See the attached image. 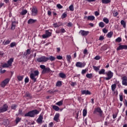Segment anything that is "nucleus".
Segmentation results:
<instances>
[{
	"label": "nucleus",
	"mask_w": 127,
	"mask_h": 127,
	"mask_svg": "<svg viewBox=\"0 0 127 127\" xmlns=\"http://www.w3.org/2000/svg\"><path fill=\"white\" fill-rule=\"evenodd\" d=\"M39 75V71L38 70H34V73L30 74V78L33 83H35L37 81V76Z\"/></svg>",
	"instance_id": "obj_1"
},
{
	"label": "nucleus",
	"mask_w": 127,
	"mask_h": 127,
	"mask_svg": "<svg viewBox=\"0 0 127 127\" xmlns=\"http://www.w3.org/2000/svg\"><path fill=\"white\" fill-rule=\"evenodd\" d=\"M39 114V111L37 110H34L28 112L27 113L25 114L24 117H30V118H34L35 115H38Z\"/></svg>",
	"instance_id": "obj_2"
},
{
	"label": "nucleus",
	"mask_w": 127,
	"mask_h": 127,
	"mask_svg": "<svg viewBox=\"0 0 127 127\" xmlns=\"http://www.w3.org/2000/svg\"><path fill=\"white\" fill-rule=\"evenodd\" d=\"M13 62V58H10L7 62L2 65V68H9L12 66V63Z\"/></svg>",
	"instance_id": "obj_3"
},
{
	"label": "nucleus",
	"mask_w": 127,
	"mask_h": 127,
	"mask_svg": "<svg viewBox=\"0 0 127 127\" xmlns=\"http://www.w3.org/2000/svg\"><path fill=\"white\" fill-rule=\"evenodd\" d=\"M107 77H104V79L106 80L107 81L109 80H111L112 78H113V76H114V73H113L111 71L109 70L106 73Z\"/></svg>",
	"instance_id": "obj_4"
},
{
	"label": "nucleus",
	"mask_w": 127,
	"mask_h": 127,
	"mask_svg": "<svg viewBox=\"0 0 127 127\" xmlns=\"http://www.w3.org/2000/svg\"><path fill=\"white\" fill-rule=\"evenodd\" d=\"M36 61L40 63H41V62H47L48 61V58L45 56H42L37 59Z\"/></svg>",
	"instance_id": "obj_5"
},
{
	"label": "nucleus",
	"mask_w": 127,
	"mask_h": 127,
	"mask_svg": "<svg viewBox=\"0 0 127 127\" xmlns=\"http://www.w3.org/2000/svg\"><path fill=\"white\" fill-rule=\"evenodd\" d=\"M8 109V106H7L6 104H4L2 107H0V114L1 113H4V112H6Z\"/></svg>",
	"instance_id": "obj_6"
},
{
	"label": "nucleus",
	"mask_w": 127,
	"mask_h": 127,
	"mask_svg": "<svg viewBox=\"0 0 127 127\" xmlns=\"http://www.w3.org/2000/svg\"><path fill=\"white\" fill-rule=\"evenodd\" d=\"M97 113H99L100 117H102V115H103V111H102L100 107L95 108L93 114L96 115Z\"/></svg>",
	"instance_id": "obj_7"
},
{
	"label": "nucleus",
	"mask_w": 127,
	"mask_h": 127,
	"mask_svg": "<svg viewBox=\"0 0 127 127\" xmlns=\"http://www.w3.org/2000/svg\"><path fill=\"white\" fill-rule=\"evenodd\" d=\"M8 82H9V78H6L0 84L1 87L2 88H4L7 84H8Z\"/></svg>",
	"instance_id": "obj_8"
},
{
	"label": "nucleus",
	"mask_w": 127,
	"mask_h": 127,
	"mask_svg": "<svg viewBox=\"0 0 127 127\" xmlns=\"http://www.w3.org/2000/svg\"><path fill=\"white\" fill-rule=\"evenodd\" d=\"M52 33L49 32L48 30L46 31V34L42 35L43 38H48V37L51 36Z\"/></svg>",
	"instance_id": "obj_9"
},
{
	"label": "nucleus",
	"mask_w": 127,
	"mask_h": 127,
	"mask_svg": "<svg viewBox=\"0 0 127 127\" xmlns=\"http://www.w3.org/2000/svg\"><path fill=\"white\" fill-rule=\"evenodd\" d=\"M86 65V64L81 63V62H77L76 63L75 66L76 67H78V68H83V67H85V65Z\"/></svg>",
	"instance_id": "obj_10"
},
{
	"label": "nucleus",
	"mask_w": 127,
	"mask_h": 127,
	"mask_svg": "<svg viewBox=\"0 0 127 127\" xmlns=\"http://www.w3.org/2000/svg\"><path fill=\"white\" fill-rule=\"evenodd\" d=\"M122 85L124 86H127V76H124L122 78Z\"/></svg>",
	"instance_id": "obj_11"
},
{
	"label": "nucleus",
	"mask_w": 127,
	"mask_h": 127,
	"mask_svg": "<svg viewBox=\"0 0 127 127\" xmlns=\"http://www.w3.org/2000/svg\"><path fill=\"white\" fill-rule=\"evenodd\" d=\"M79 34H81V35H82V36H87V35H88V34H89V31H86L85 30H81L79 31Z\"/></svg>",
	"instance_id": "obj_12"
},
{
	"label": "nucleus",
	"mask_w": 127,
	"mask_h": 127,
	"mask_svg": "<svg viewBox=\"0 0 127 127\" xmlns=\"http://www.w3.org/2000/svg\"><path fill=\"white\" fill-rule=\"evenodd\" d=\"M122 49H127V46L126 45H120L117 48V51H119L120 50H122Z\"/></svg>",
	"instance_id": "obj_13"
},
{
	"label": "nucleus",
	"mask_w": 127,
	"mask_h": 127,
	"mask_svg": "<svg viewBox=\"0 0 127 127\" xmlns=\"http://www.w3.org/2000/svg\"><path fill=\"white\" fill-rule=\"evenodd\" d=\"M32 15L35 16L37 14V9L35 7H33L32 9Z\"/></svg>",
	"instance_id": "obj_14"
},
{
	"label": "nucleus",
	"mask_w": 127,
	"mask_h": 127,
	"mask_svg": "<svg viewBox=\"0 0 127 127\" xmlns=\"http://www.w3.org/2000/svg\"><path fill=\"white\" fill-rule=\"evenodd\" d=\"M81 92L82 95H91V92H90L89 90H81Z\"/></svg>",
	"instance_id": "obj_15"
},
{
	"label": "nucleus",
	"mask_w": 127,
	"mask_h": 127,
	"mask_svg": "<svg viewBox=\"0 0 127 127\" xmlns=\"http://www.w3.org/2000/svg\"><path fill=\"white\" fill-rule=\"evenodd\" d=\"M37 21V20L31 18L28 20L27 22H28V24H32V23H35V22Z\"/></svg>",
	"instance_id": "obj_16"
},
{
	"label": "nucleus",
	"mask_w": 127,
	"mask_h": 127,
	"mask_svg": "<svg viewBox=\"0 0 127 127\" xmlns=\"http://www.w3.org/2000/svg\"><path fill=\"white\" fill-rule=\"evenodd\" d=\"M42 120H43V116L40 115L37 120V122L38 124H41L42 123Z\"/></svg>",
	"instance_id": "obj_17"
},
{
	"label": "nucleus",
	"mask_w": 127,
	"mask_h": 127,
	"mask_svg": "<svg viewBox=\"0 0 127 127\" xmlns=\"http://www.w3.org/2000/svg\"><path fill=\"white\" fill-rule=\"evenodd\" d=\"M59 117H60V115L59 114H56L54 118V121L58 123V121H59Z\"/></svg>",
	"instance_id": "obj_18"
},
{
	"label": "nucleus",
	"mask_w": 127,
	"mask_h": 127,
	"mask_svg": "<svg viewBox=\"0 0 127 127\" xmlns=\"http://www.w3.org/2000/svg\"><path fill=\"white\" fill-rule=\"evenodd\" d=\"M51 70L49 67H46L42 71V74H44V73H46V72H50Z\"/></svg>",
	"instance_id": "obj_19"
},
{
	"label": "nucleus",
	"mask_w": 127,
	"mask_h": 127,
	"mask_svg": "<svg viewBox=\"0 0 127 127\" xmlns=\"http://www.w3.org/2000/svg\"><path fill=\"white\" fill-rule=\"evenodd\" d=\"M59 76L60 77V78H62L63 79H65V78H66V74H65L63 72H60L59 73Z\"/></svg>",
	"instance_id": "obj_20"
},
{
	"label": "nucleus",
	"mask_w": 127,
	"mask_h": 127,
	"mask_svg": "<svg viewBox=\"0 0 127 127\" xmlns=\"http://www.w3.org/2000/svg\"><path fill=\"white\" fill-rule=\"evenodd\" d=\"M117 88V84L114 83L111 85V89L112 92H115V90H116V88Z\"/></svg>",
	"instance_id": "obj_21"
},
{
	"label": "nucleus",
	"mask_w": 127,
	"mask_h": 127,
	"mask_svg": "<svg viewBox=\"0 0 127 127\" xmlns=\"http://www.w3.org/2000/svg\"><path fill=\"white\" fill-rule=\"evenodd\" d=\"M95 19V16L93 15L88 16L87 17V20H90L93 21Z\"/></svg>",
	"instance_id": "obj_22"
},
{
	"label": "nucleus",
	"mask_w": 127,
	"mask_h": 127,
	"mask_svg": "<svg viewBox=\"0 0 127 127\" xmlns=\"http://www.w3.org/2000/svg\"><path fill=\"white\" fill-rule=\"evenodd\" d=\"M53 25H54V27H55V28L59 27L60 26H61V25H62V23L59 22V23H54Z\"/></svg>",
	"instance_id": "obj_23"
},
{
	"label": "nucleus",
	"mask_w": 127,
	"mask_h": 127,
	"mask_svg": "<svg viewBox=\"0 0 127 127\" xmlns=\"http://www.w3.org/2000/svg\"><path fill=\"white\" fill-rule=\"evenodd\" d=\"M15 22H12L11 29L12 30H14V29H15Z\"/></svg>",
	"instance_id": "obj_24"
},
{
	"label": "nucleus",
	"mask_w": 127,
	"mask_h": 127,
	"mask_svg": "<svg viewBox=\"0 0 127 127\" xmlns=\"http://www.w3.org/2000/svg\"><path fill=\"white\" fill-rule=\"evenodd\" d=\"M71 58H72V57H71V55H67L66 56V60H67V61L68 62V63H70V62H71Z\"/></svg>",
	"instance_id": "obj_25"
},
{
	"label": "nucleus",
	"mask_w": 127,
	"mask_h": 127,
	"mask_svg": "<svg viewBox=\"0 0 127 127\" xmlns=\"http://www.w3.org/2000/svg\"><path fill=\"white\" fill-rule=\"evenodd\" d=\"M100 66H96L94 65L93 66V68L96 72H98V71L100 70Z\"/></svg>",
	"instance_id": "obj_26"
},
{
	"label": "nucleus",
	"mask_w": 127,
	"mask_h": 127,
	"mask_svg": "<svg viewBox=\"0 0 127 127\" xmlns=\"http://www.w3.org/2000/svg\"><path fill=\"white\" fill-rule=\"evenodd\" d=\"M102 3H105L106 4L110 3L111 2V0H102Z\"/></svg>",
	"instance_id": "obj_27"
},
{
	"label": "nucleus",
	"mask_w": 127,
	"mask_h": 127,
	"mask_svg": "<svg viewBox=\"0 0 127 127\" xmlns=\"http://www.w3.org/2000/svg\"><path fill=\"white\" fill-rule=\"evenodd\" d=\"M56 86L57 87H61L62 86V81H59L57 82Z\"/></svg>",
	"instance_id": "obj_28"
},
{
	"label": "nucleus",
	"mask_w": 127,
	"mask_h": 127,
	"mask_svg": "<svg viewBox=\"0 0 127 127\" xmlns=\"http://www.w3.org/2000/svg\"><path fill=\"white\" fill-rule=\"evenodd\" d=\"M48 60H50L51 61H54L55 60L56 58L55 57L50 56L49 58H48Z\"/></svg>",
	"instance_id": "obj_29"
},
{
	"label": "nucleus",
	"mask_w": 127,
	"mask_h": 127,
	"mask_svg": "<svg viewBox=\"0 0 127 127\" xmlns=\"http://www.w3.org/2000/svg\"><path fill=\"white\" fill-rule=\"evenodd\" d=\"M53 109L54 110H55V111H59V110H60L59 107H58V106H56V105H54V106H53Z\"/></svg>",
	"instance_id": "obj_30"
},
{
	"label": "nucleus",
	"mask_w": 127,
	"mask_h": 127,
	"mask_svg": "<svg viewBox=\"0 0 127 127\" xmlns=\"http://www.w3.org/2000/svg\"><path fill=\"white\" fill-rule=\"evenodd\" d=\"M99 75L105 74V69H101L99 71Z\"/></svg>",
	"instance_id": "obj_31"
},
{
	"label": "nucleus",
	"mask_w": 127,
	"mask_h": 127,
	"mask_svg": "<svg viewBox=\"0 0 127 127\" xmlns=\"http://www.w3.org/2000/svg\"><path fill=\"white\" fill-rule=\"evenodd\" d=\"M56 105H57V106H62V105H63V100H61L58 102H57Z\"/></svg>",
	"instance_id": "obj_32"
},
{
	"label": "nucleus",
	"mask_w": 127,
	"mask_h": 127,
	"mask_svg": "<svg viewBox=\"0 0 127 127\" xmlns=\"http://www.w3.org/2000/svg\"><path fill=\"white\" fill-rule=\"evenodd\" d=\"M113 34H114V33H113V32H110L107 34V37L109 38H111V37H112V36H113Z\"/></svg>",
	"instance_id": "obj_33"
},
{
	"label": "nucleus",
	"mask_w": 127,
	"mask_h": 127,
	"mask_svg": "<svg viewBox=\"0 0 127 127\" xmlns=\"http://www.w3.org/2000/svg\"><path fill=\"white\" fill-rule=\"evenodd\" d=\"M17 108V105L16 104H12L11 106V110H15Z\"/></svg>",
	"instance_id": "obj_34"
},
{
	"label": "nucleus",
	"mask_w": 127,
	"mask_h": 127,
	"mask_svg": "<svg viewBox=\"0 0 127 127\" xmlns=\"http://www.w3.org/2000/svg\"><path fill=\"white\" fill-rule=\"evenodd\" d=\"M86 76L87 78H88L89 79H91L93 77V74L92 73H88L86 75Z\"/></svg>",
	"instance_id": "obj_35"
},
{
	"label": "nucleus",
	"mask_w": 127,
	"mask_h": 127,
	"mask_svg": "<svg viewBox=\"0 0 127 127\" xmlns=\"http://www.w3.org/2000/svg\"><path fill=\"white\" fill-rule=\"evenodd\" d=\"M68 8L70 11H74V5L73 4L70 5Z\"/></svg>",
	"instance_id": "obj_36"
},
{
	"label": "nucleus",
	"mask_w": 127,
	"mask_h": 127,
	"mask_svg": "<svg viewBox=\"0 0 127 127\" xmlns=\"http://www.w3.org/2000/svg\"><path fill=\"white\" fill-rule=\"evenodd\" d=\"M27 13V10H23L22 12L20 13V14H21V15H25V14H26Z\"/></svg>",
	"instance_id": "obj_37"
},
{
	"label": "nucleus",
	"mask_w": 127,
	"mask_h": 127,
	"mask_svg": "<svg viewBox=\"0 0 127 127\" xmlns=\"http://www.w3.org/2000/svg\"><path fill=\"white\" fill-rule=\"evenodd\" d=\"M20 121H21V118L17 117L15 119V122H16V125H17L18 124V123H19V122H20Z\"/></svg>",
	"instance_id": "obj_38"
},
{
	"label": "nucleus",
	"mask_w": 127,
	"mask_h": 127,
	"mask_svg": "<svg viewBox=\"0 0 127 127\" xmlns=\"http://www.w3.org/2000/svg\"><path fill=\"white\" fill-rule=\"evenodd\" d=\"M121 23L124 28H126V22L124 20H121Z\"/></svg>",
	"instance_id": "obj_39"
},
{
	"label": "nucleus",
	"mask_w": 127,
	"mask_h": 127,
	"mask_svg": "<svg viewBox=\"0 0 127 127\" xmlns=\"http://www.w3.org/2000/svg\"><path fill=\"white\" fill-rule=\"evenodd\" d=\"M103 21L104 22H105L106 24H108V23H109V19H108L107 18H104L103 19Z\"/></svg>",
	"instance_id": "obj_40"
},
{
	"label": "nucleus",
	"mask_w": 127,
	"mask_h": 127,
	"mask_svg": "<svg viewBox=\"0 0 127 127\" xmlns=\"http://www.w3.org/2000/svg\"><path fill=\"white\" fill-rule=\"evenodd\" d=\"M99 25L100 27H102V28H103V27H104L105 26V23H104V22H100L99 23Z\"/></svg>",
	"instance_id": "obj_41"
},
{
	"label": "nucleus",
	"mask_w": 127,
	"mask_h": 127,
	"mask_svg": "<svg viewBox=\"0 0 127 127\" xmlns=\"http://www.w3.org/2000/svg\"><path fill=\"white\" fill-rule=\"evenodd\" d=\"M116 42H122V38L118 37L115 40Z\"/></svg>",
	"instance_id": "obj_42"
},
{
	"label": "nucleus",
	"mask_w": 127,
	"mask_h": 127,
	"mask_svg": "<svg viewBox=\"0 0 127 127\" xmlns=\"http://www.w3.org/2000/svg\"><path fill=\"white\" fill-rule=\"evenodd\" d=\"M83 117H86V116H87V110L86 109L83 110Z\"/></svg>",
	"instance_id": "obj_43"
},
{
	"label": "nucleus",
	"mask_w": 127,
	"mask_h": 127,
	"mask_svg": "<svg viewBox=\"0 0 127 127\" xmlns=\"http://www.w3.org/2000/svg\"><path fill=\"white\" fill-rule=\"evenodd\" d=\"M119 97H120V101L121 102H123V101H124V97L123 96V95L120 94Z\"/></svg>",
	"instance_id": "obj_44"
},
{
	"label": "nucleus",
	"mask_w": 127,
	"mask_h": 127,
	"mask_svg": "<svg viewBox=\"0 0 127 127\" xmlns=\"http://www.w3.org/2000/svg\"><path fill=\"white\" fill-rule=\"evenodd\" d=\"M83 54H84L85 55H88V54H89V53L88 52V50H87V49H84L83 51Z\"/></svg>",
	"instance_id": "obj_45"
},
{
	"label": "nucleus",
	"mask_w": 127,
	"mask_h": 127,
	"mask_svg": "<svg viewBox=\"0 0 127 127\" xmlns=\"http://www.w3.org/2000/svg\"><path fill=\"white\" fill-rule=\"evenodd\" d=\"M16 45V43L15 42H12L10 44V47H14Z\"/></svg>",
	"instance_id": "obj_46"
},
{
	"label": "nucleus",
	"mask_w": 127,
	"mask_h": 127,
	"mask_svg": "<svg viewBox=\"0 0 127 127\" xmlns=\"http://www.w3.org/2000/svg\"><path fill=\"white\" fill-rule=\"evenodd\" d=\"M17 79L19 81H22V79H23V76H17Z\"/></svg>",
	"instance_id": "obj_47"
},
{
	"label": "nucleus",
	"mask_w": 127,
	"mask_h": 127,
	"mask_svg": "<svg viewBox=\"0 0 127 127\" xmlns=\"http://www.w3.org/2000/svg\"><path fill=\"white\" fill-rule=\"evenodd\" d=\"M25 96H26V97H27L28 98H31V95L30 93H29L28 92L26 93Z\"/></svg>",
	"instance_id": "obj_48"
},
{
	"label": "nucleus",
	"mask_w": 127,
	"mask_h": 127,
	"mask_svg": "<svg viewBox=\"0 0 127 127\" xmlns=\"http://www.w3.org/2000/svg\"><path fill=\"white\" fill-rule=\"evenodd\" d=\"M65 17H67V14L64 13L63 15H62V18L63 19L65 18Z\"/></svg>",
	"instance_id": "obj_49"
},
{
	"label": "nucleus",
	"mask_w": 127,
	"mask_h": 127,
	"mask_svg": "<svg viewBox=\"0 0 127 127\" xmlns=\"http://www.w3.org/2000/svg\"><path fill=\"white\" fill-rule=\"evenodd\" d=\"M18 115L23 116V113H22V110L21 109L19 110Z\"/></svg>",
	"instance_id": "obj_50"
},
{
	"label": "nucleus",
	"mask_w": 127,
	"mask_h": 127,
	"mask_svg": "<svg viewBox=\"0 0 127 127\" xmlns=\"http://www.w3.org/2000/svg\"><path fill=\"white\" fill-rule=\"evenodd\" d=\"M57 7H58V8L61 9L63 8V6H62V5L60 4H58L57 5Z\"/></svg>",
	"instance_id": "obj_51"
},
{
	"label": "nucleus",
	"mask_w": 127,
	"mask_h": 127,
	"mask_svg": "<svg viewBox=\"0 0 127 127\" xmlns=\"http://www.w3.org/2000/svg\"><path fill=\"white\" fill-rule=\"evenodd\" d=\"M95 60H100V59H101V57H100V56H96L95 58H94Z\"/></svg>",
	"instance_id": "obj_52"
},
{
	"label": "nucleus",
	"mask_w": 127,
	"mask_h": 127,
	"mask_svg": "<svg viewBox=\"0 0 127 127\" xmlns=\"http://www.w3.org/2000/svg\"><path fill=\"white\" fill-rule=\"evenodd\" d=\"M57 59H58V60H62V59H63V57L62 56H57Z\"/></svg>",
	"instance_id": "obj_53"
},
{
	"label": "nucleus",
	"mask_w": 127,
	"mask_h": 127,
	"mask_svg": "<svg viewBox=\"0 0 127 127\" xmlns=\"http://www.w3.org/2000/svg\"><path fill=\"white\" fill-rule=\"evenodd\" d=\"M28 82H29V78L28 77H27L25 78V83H28Z\"/></svg>",
	"instance_id": "obj_54"
},
{
	"label": "nucleus",
	"mask_w": 127,
	"mask_h": 127,
	"mask_svg": "<svg viewBox=\"0 0 127 127\" xmlns=\"http://www.w3.org/2000/svg\"><path fill=\"white\" fill-rule=\"evenodd\" d=\"M40 67L41 69H43V70H44L46 67L45 66V65H44L43 64H41V65H40Z\"/></svg>",
	"instance_id": "obj_55"
},
{
	"label": "nucleus",
	"mask_w": 127,
	"mask_h": 127,
	"mask_svg": "<svg viewBox=\"0 0 127 127\" xmlns=\"http://www.w3.org/2000/svg\"><path fill=\"white\" fill-rule=\"evenodd\" d=\"M9 43H10V41L9 40H7L5 41L4 43V45H7V44H9Z\"/></svg>",
	"instance_id": "obj_56"
},
{
	"label": "nucleus",
	"mask_w": 127,
	"mask_h": 127,
	"mask_svg": "<svg viewBox=\"0 0 127 127\" xmlns=\"http://www.w3.org/2000/svg\"><path fill=\"white\" fill-rule=\"evenodd\" d=\"M6 70H5V69H4L2 70V69H0V73H1V74H3V73H5Z\"/></svg>",
	"instance_id": "obj_57"
},
{
	"label": "nucleus",
	"mask_w": 127,
	"mask_h": 127,
	"mask_svg": "<svg viewBox=\"0 0 127 127\" xmlns=\"http://www.w3.org/2000/svg\"><path fill=\"white\" fill-rule=\"evenodd\" d=\"M86 72H87V69H83L81 71V74H82V75H84V74H86Z\"/></svg>",
	"instance_id": "obj_58"
},
{
	"label": "nucleus",
	"mask_w": 127,
	"mask_h": 127,
	"mask_svg": "<svg viewBox=\"0 0 127 127\" xmlns=\"http://www.w3.org/2000/svg\"><path fill=\"white\" fill-rule=\"evenodd\" d=\"M26 53L28 55H29L31 53V52L30 51V49H28L26 50Z\"/></svg>",
	"instance_id": "obj_59"
},
{
	"label": "nucleus",
	"mask_w": 127,
	"mask_h": 127,
	"mask_svg": "<svg viewBox=\"0 0 127 127\" xmlns=\"http://www.w3.org/2000/svg\"><path fill=\"white\" fill-rule=\"evenodd\" d=\"M104 39H105V38L103 37V36H100L99 37V40L102 41V40H104Z\"/></svg>",
	"instance_id": "obj_60"
},
{
	"label": "nucleus",
	"mask_w": 127,
	"mask_h": 127,
	"mask_svg": "<svg viewBox=\"0 0 127 127\" xmlns=\"http://www.w3.org/2000/svg\"><path fill=\"white\" fill-rule=\"evenodd\" d=\"M118 14H119V13H118V12H115L113 13V16H114L115 17L118 16Z\"/></svg>",
	"instance_id": "obj_61"
},
{
	"label": "nucleus",
	"mask_w": 127,
	"mask_h": 127,
	"mask_svg": "<svg viewBox=\"0 0 127 127\" xmlns=\"http://www.w3.org/2000/svg\"><path fill=\"white\" fill-rule=\"evenodd\" d=\"M103 32L104 33H108V30H107V29L104 28L103 29Z\"/></svg>",
	"instance_id": "obj_62"
},
{
	"label": "nucleus",
	"mask_w": 127,
	"mask_h": 127,
	"mask_svg": "<svg viewBox=\"0 0 127 127\" xmlns=\"http://www.w3.org/2000/svg\"><path fill=\"white\" fill-rule=\"evenodd\" d=\"M73 24L71 22H69L67 23V26L71 27V26H72Z\"/></svg>",
	"instance_id": "obj_63"
},
{
	"label": "nucleus",
	"mask_w": 127,
	"mask_h": 127,
	"mask_svg": "<svg viewBox=\"0 0 127 127\" xmlns=\"http://www.w3.org/2000/svg\"><path fill=\"white\" fill-rule=\"evenodd\" d=\"M95 15L98 16V15H100V13L96 11L95 12Z\"/></svg>",
	"instance_id": "obj_64"
}]
</instances>
